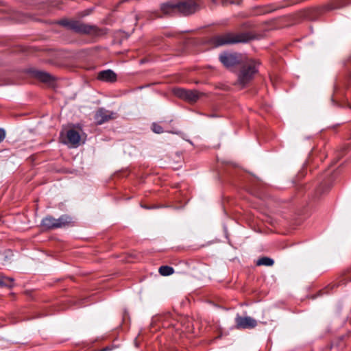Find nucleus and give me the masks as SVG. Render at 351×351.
<instances>
[{"label":"nucleus","instance_id":"1","mask_svg":"<svg viewBox=\"0 0 351 351\" xmlns=\"http://www.w3.org/2000/svg\"><path fill=\"white\" fill-rule=\"evenodd\" d=\"M252 39L248 33L234 34L227 32L221 35L213 36L210 39V44L217 47L225 45L234 44L237 43H245Z\"/></svg>","mask_w":351,"mask_h":351},{"label":"nucleus","instance_id":"2","mask_svg":"<svg viewBox=\"0 0 351 351\" xmlns=\"http://www.w3.org/2000/svg\"><path fill=\"white\" fill-rule=\"evenodd\" d=\"M256 62L253 60L246 61L241 66L238 74V80L237 84L241 87H244L247 84L257 73Z\"/></svg>","mask_w":351,"mask_h":351},{"label":"nucleus","instance_id":"3","mask_svg":"<svg viewBox=\"0 0 351 351\" xmlns=\"http://www.w3.org/2000/svg\"><path fill=\"white\" fill-rule=\"evenodd\" d=\"M196 4L192 1H186L179 3H165L161 9L165 14H171L176 11H179L184 15H189L193 13L195 10Z\"/></svg>","mask_w":351,"mask_h":351},{"label":"nucleus","instance_id":"4","mask_svg":"<svg viewBox=\"0 0 351 351\" xmlns=\"http://www.w3.org/2000/svg\"><path fill=\"white\" fill-rule=\"evenodd\" d=\"M58 23L68 29L73 30L77 33L91 34L94 33L96 30L95 26L86 25L74 20L62 19L59 21Z\"/></svg>","mask_w":351,"mask_h":351},{"label":"nucleus","instance_id":"5","mask_svg":"<svg viewBox=\"0 0 351 351\" xmlns=\"http://www.w3.org/2000/svg\"><path fill=\"white\" fill-rule=\"evenodd\" d=\"M173 94L188 102H196L202 96V93L195 90H186L181 88H176L173 89Z\"/></svg>","mask_w":351,"mask_h":351},{"label":"nucleus","instance_id":"6","mask_svg":"<svg viewBox=\"0 0 351 351\" xmlns=\"http://www.w3.org/2000/svg\"><path fill=\"white\" fill-rule=\"evenodd\" d=\"M221 62L228 69H230L242 62V56L239 53H223L219 56Z\"/></svg>","mask_w":351,"mask_h":351},{"label":"nucleus","instance_id":"7","mask_svg":"<svg viewBox=\"0 0 351 351\" xmlns=\"http://www.w3.org/2000/svg\"><path fill=\"white\" fill-rule=\"evenodd\" d=\"M235 324L237 329H252L257 326V321L250 316L237 315L235 317Z\"/></svg>","mask_w":351,"mask_h":351},{"label":"nucleus","instance_id":"8","mask_svg":"<svg viewBox=\"0 0 351 351\" xmlns=\"http://www.w3.org/2000/svg\"><path fill=\"white\" fill-rule=\"evenodd\" d=\"M117 117V114L114 112L99 108L95 114V120L97 125H101L110 120L114 119Z\"/></svg>","mask_w":351,"mask_h":351},{"label":"nucleus","instance_id":"9","mask_svg":"<svg viewBox=\"0 0 351 351\" xmlns=\"http://www.w3.org/2000/svg\"><path fill=\"white\" fill-rule=\"evenodd\" d=\"M66 138L67 141H62L64 143H69L73 147H77L80 145L81 137L78 132L75 130L71 129L66 132Z\"/></svg>","mask_w":351,"mask_h":351},{"label":"nucleus","instance_id":"10","mask_svg":"<svg viewBox=\"0 0 351 351\" xmlns=\"http://www.w3.org/2000/svg\"><path fill=\"white\" fill-rule=\"evenodd\" d=\"M97 78L106 82H114L117 81V74L110 69L104 70L98 73Z\"/></svg>","mask_w":351,"mask_h":351},{"label":"nucleus","instance_id":"11","mask_svg":"<svg viewBox=\"0 0 351 351\" xmlns=\"http://www.w3.org/2000/svg\"><path fill=\"white\" fill-rule=\"evenodd\" d=\"M71 223V219L66 215H62L58 219H56V228H64Z\"/></svg>","mask_w":351,"mask_h":351},{"label":"nucleus","instance_id":"12","mask_svg":"<svg viewBox=\"0 0 351 351\" xmlns=\"http://www.w3.org/2000/svg\"><path fill=\"white\" fill-rule=\"evenodd\" d=\"M42 226L47 229L56 228V219L51 216H47L42 220Z\"/></svg>","mask_w":351,"mask_h":351},{"label":"nucleus","instance_id":"13","mask_svg":"<svg viewBox=\"0 0 351 351\" xmlns=\"http://www.w3.org/2000/svg\"><path fill=\"white\" fill-rule=\"evenodd\" d=\"M35 76L43 82H50L53 80V77L51 75L43 71H36Z\"/></svg>","mask_w":351,"mask_h":351},{"label":"nucleus","instance_id":"14","mask_svg":"<svg viewBox=\"0 0 351 351\" xmlns=\"http://www.w3.org/2000/svg\"><path fill=\"white\" fill-rule=\"evenodd\" d=\"M274 263V261L272 258L269 257H262L259 258L257 262V265H265V266H272Z\"/></svg>","mask_w":351,"mask_h":351},{"label":"nucleus","instance_id":"15","mask_svg":"<svg viewBox=\"0 0 351 351\" xmlns=\"http://www.w3.org/2000/svg\"><path fill=\"white\" fill-rule=\"evenodd\" d=\"M158 271L160 275L166 276H169V275L173 274L174 270H173V267H169L167 265H164V266H161L159 268Z\"/></svg>","mask_w":351,"mask_h":351},{"label":"nucleus","instance_id":"16","mask_svg":"<svg viewBox=\"0 0 351 351\" xmlns=\"http://www.w3.org/2000/svg\"><path fill=\"white\" fill-rule=\"evenodd\" d=\"M152 129L153 132L156 134H160L163 132L162 128L160 125L155 123L152 124Z\"/></svg>","mask_w":351,"mask_h":351},{"label":"nucleus","instance_id":"17","mask_svg":"<svg viewBox=\"0 0 351 351\" xmlns=\"http://www.w3.org/2000/svg\"><path fill=\"white\" fill-rule=\"evenodd\" d=\"M7 280L12 281V280L10 278H5V276H3V275H1L0 274V286L8 285L7 282H6Z\"/></svg>","mask_w":351,"mask_h":351},{"label":"nucleus","instance_id":"18","mask_svg":"<svg viewBox=\"0 0 351 351\" xmlns=\"http://www.w3.org/2000/svg\"><path fill=\"white\" fill-rule=\"evenodd\" d=\"M5 137V132L3 129L0 128V142L3 141Z\"/></svg>","mask_w":351,"mask_h":351},{"label":"nucleus","instance_id":"19","mask_svg":"<svg viewBox=\"0 0 351 351\" xmlns=\"http://www.w3.org/2000/svg\"><path fill=\"white\" fill-rule=\"evenodd\" d=\"M349 107H350V108H351V105Z\"/></svg>","mask_w":351,"mask_h":351}]
</instances>
